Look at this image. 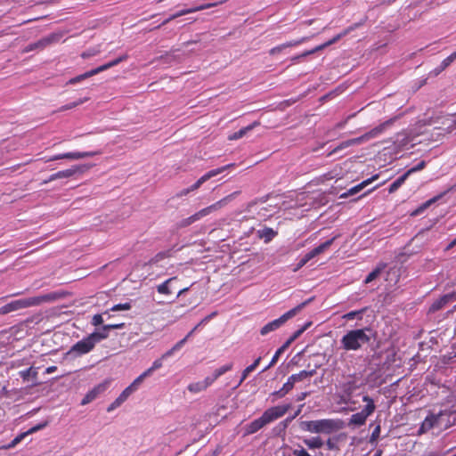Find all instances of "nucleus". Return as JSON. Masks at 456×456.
Wrapping results in <instances>:
<instances>
[{
  "mask_svg": "<svg viewBox=\"0 0 456 456\" xmlns=\"http://www.w3.org/2000/svg\"><path fill=\"white\" fill-rule=\"evenodd\" d=\"M66 293L61 291L50 292L45 295L28 297V298H21L18 300L12 301L9 304L0 307V315L6 314L11 312H14L22 308H26L32 305H38L45 302H53L58 299L65 297Z\"/></svg>",
  "mask_w": 456,
  "mask_h": 456,
  "instance_id": "1",
  "label": "nucleus"
},
{
  "mask_svg": "<svg viewBox=\"0 0 456 456\" xmlns=\"http://www.w3.org/2000/svg\"><path fill=\"white\" fill-rule=\"evenodd\" d=\"M289 409L290 404L277 405L267 409L260 418L246 426V434L251 435L257 432L265 425L282 417Z\"/></svg>",
  "mask_w": 456,
  "mask_h": 456,
  "instance_id": "2",
  "label": "nucleus"
},
{
  "mask_svg": "<svg viewBox=\"0 0 456 456\" xmlns=\"http://www.w3.org/2000/svg\"><path fill=\"white\" fill-rule=\"evenodd\" d=\"M299 428L303 431L330 435L342 428V421L331 419L303 420L300 421Z\"/></svg>",
  "mask_w": 456,
  "mask_h": 456,
  "instance_id": "3",
  "label": "nucleus"
},
{
  "mask_svg": "<svg viewBox=\"0 0 456 456\" xmlns=\"http://www.w3.org/2000/svg\"><path fill=\"white\" fill-rule=\"evenodd\" d=\"M372 331L370 329H356L349 330L341 338L342 347L346 351L359 350L364 344L370 341Z\"/></svg>",
  "mask_w": 456,
  "mask_h": 456,
  "instance_id": "4",
  "label": "nucleus"
},
{
  "mask_svg": "<svg viewBox=\"0 0 456 456\" xmlns=\"http://www.w3.org/2000/svg\"><path fill=\"white\" fill-rule=\"evenodd\" d=\"M240 193V191H236L227 195L226 197L223 198L222 200L216 202L215 204L200 210L199 212L195 213L194 215H192L187 218L181 220L180 222H178L175 224L176 228L182 229V228H184V227H187V226L192 224L194 222L200 220L201 217L210 214L213 210H216L217 208H220L225 206L229 202L233 200Z\"/></svg>",
  "mask_w": 456,
  "mask_h": 456,
  "instance_id": "5",
  "label": "nucleus"
},
{
  "mask_svg": "<svg viewBox=\"0 0 456 456\" xmlns=\"http://www.w3.org/2000/svg\"><path fill=\"white\" fill-rule=\"evenodd\" d=\"M313 300H314V297H310L307 300L297 305L294 308L290 309L284 314H282L280 318L268 322L264 327H262V329L260 330V334L262 336H265L268 333L278 330L280 327H281L283 324H285L289 320L295 317L298 313H300Z\"/></svg>",
  "mask_w": 456,
  "mask_h": 456,
  "instance_id": "6",
  "label": "nucleus"
},
{
  "mask_svg": "<svg viewBox=\"0 0 456 456\" xmlns=\"http://www.w3.org/2000/svg\"><path fill=\"white\" fill-rule=\"evenodd\" d=\"M388 123H389L388 121L385 122V123L376 126L375 128L371 129L370 131L365 133L364 134H362L360 137L349 139V140L340 142L337 147H335L331 151H330L328 153V157H330L333 154H335L347 147L361 144L362 142L377 136L378 134H379L380 133L383 132V130L385 129L386 126Z\"/></svg>",
  "mask_w": 456,
  "mask_h": 456,
  "instance_id": "7",
  "label": "nucleus"
},
{
  "mask_svg": "<svg viewBox=\"0 0 456 456\" xmlns=\"http://www.w3.org/2000/svg\"><path fill=\"white\" fill-rule=\"evenodd\" d=\"M362 401L367 403L364 408L357 413H354L351 416L349 419V425L360 427L362 426L367 418L372 414L376 409L373 400L369 395H364L362 397Z\"/></svg>",
  "mask_w": 456,
  "mask_h": 456,
  "instance_id": "8",
  "label": "nucleus"
},
{
  "mask_svg": "<svg viewBox=\"0 0 456 456\" xmlns=\"http://www.w3.org/2000/svg\"><path fill=\"white\" fill-rule=\"evenodd\" d=\"M126 59H127V55L124 54V55H122V56H120V57H118V58H117V59H115V60L106 63V64H103V65H102V66H100V67H98L96 69H91L89 71L85 72L84 74L78 75V76L69 79L68 81V84L74 85V84H77L78 82H81L82 80L89 78V77H93L94 75L99 74L102 71H104V70H106V69H110L111 67H114V66L119 64L121 61H125Z\"/></svg>",
  "mask_w": 456,
  "mask_h": 456,
  "instance_id": "9",
  "label": "nucleus"
},
{
  "mask_svg": "<svg viewBox=\"0 0 456 456\" xmlns=\"http://www.w3.org/2000/svg\"><path fill=\"white\" fill-rule=\"evenodd\" d=\"M94 346L95 343L89 334L87 337L74 344L66 353V355L71 356L72 358L80 357L86 354L90 353L94 348Z\"/></svg>",
  "mask_w": 456,
  "mask_h": 456,
  "instance_id": "10",
  "label": "nucleus"
},
{
  "mask_svg": "<svg viewBox=\"0 0 456 456\" xmlns=\"http://www.w3.org/2000/svg\"><path fill=\"white\" fill-rule=\"evenodd\" d=\"M234 164H229L226 166H224L222 167L210 170L209 172L206 173L203 176H201L194 184H192L191 187L182 190L180 192L176 194L177 197H183L190 193L191 191H193L197 189H199L202 183H204L206 181L209 180L210 178L223 173L226 169H228L230 167H232Z\"/></svg>",
  "mask_w": 456,
  "mask_h": 456,
  "instance_id": "11",
  "label": "nucleus"
},
{
  "mask_svg": "<svg viewBox=\"0 0 456 456\" xmlns=\"http://www.w3.org/2000/svg\"><path fill=\"white\" fill-rule=\"evenodd\" d=\"M358 26H359V24L356 23V24H354L353 26L348 27L347 28L343 30L341 33H339L337 36H335L332 39L327 41L326 43H324L322 45H320L316 46L315 48H314V49H312L310 51H306V52L303 53L302 54L294 57L293 60L294 61H297V60H299L302 57H305V56L313 54V53H316L318 51L323 50L324 48H326V47H328V46L337 43L343 37H345L347 34H349L352 30H354Z\"/></svg>",
  "mask_w": 456,
  "mask_h": 456,
  "instance_id": "12",
  "label": "nucleus"
},
{
  "mask_svg": "<svg viewBox=\"0 0 456 456\" xmlns=\"http://www.w3.org/2000/svg\"><path fill=\"white\" fill-rule=\"evenodd\" d=\"M90 167L86 165H80V166H73L72 167L59 171L55 174H53L50 175V177L45 181L42 182V184H46L52 181L57 180V179H62V178H69L77 174H82L86 170H87Z\"/></svg>",
  "mask_w": 456,
  "mask_h": 456,
  "instance_id": "13",
  "label": "nucleus"
},
{
  "mask_svg": "<svg viewBox=\"0 0 456 456\" xmlns=\"http://www.w3.org/2000/svg\"><path fill=\"white\" fill-rule=\"evenodd\" d=\"M443 416L442 412L427 416L418 430V435L425 434L434 427H440Z\"/></svg>",
  "mask_w": 456,
  "mask_h": 456,
  "instance_id": "14",
  "label": "nucleus"
},
{
  "mask_svg": "<svg viewBox=\"0 0 456 456\" xmlns=\"http://www.w3.org/2000/svg\"><path fill=\"white\" fill-rule=\"evenodd\" d=\"M216 314V313H212L210 314L209 315L206 316L204 319H202L187 335L185 338H183V339H181L180 341H178L171 349H169L168 351H167L165 354H164V357H167V356H171L174 352L179 350L182 348V346L185 344V342L187 341L188 338L191 337L198 329L200 326H201L203 323H206L208 322L209 320L212 319L213 316H215Z\"/></svg>",
  "mask_w": 456,
  "mask_h": 456,
  "instance_id": "15",
  "label": "nucleus"
},
{
  "mask_svg": "<svg viewBox=\"0 0 456 456\" xmlns=\"http://www.w3.org/2000/svg\"><path fill=\"white\" fill-rule=\"evenodd\" d=\"M99 154H101V151L68 152V153L58 154V155L53 156V157L49 158L48 159H46L45 162L58 160V159H84V158H87V157H93V156L99 155Z\"/></svg>",
  "mask_w": 456,
  "mask_h": 456,
  "instance_id": "16",
  "label": "nucleus"
},
{
  "mask_svg": "<svg viewBox=\"0 0 456 456\" xmlns=\"http://www.w3.org/2000/svg\"><path fill=\"white\" fill-rule=\"evenodd\" d=\"M456 299V293H448L436 299L429 306L428 313H436L443 309L448 303Z\"/></svg>",
  "mask_w": 456,
  "mask_h": 456,
  "instance_id": "17",
  "label": "nucleus"
},
{
  "mask_svg": "<svg viewBox=\"0 0 456 456\" xmlns=\"http://www.w3.org/2000/svg\"><path fill=\"white\" fill-rule=\"evenodd\" d=\"M216 4H207L200 5L198 7L182 10V11H180V12L173 14V15H171L169 18L165 20L161 24H159L157 27H155V28H159L161 26L167 24L169 21H171V20H175V19H176V18H178L180 16L185 15L187 13L194 12H197V11L205 10V9L216 6Z\"/></svg>",
  "mask_w": 456,
  "mask_h": 456,
  "instance_id": "18",
  "label": "nucleus"
},
{
  "mask_svg": "<svg viewBox=\"0 0 456 456\" xmlns=\"http://www.w3.org/2000/svg\"><path fill=\"white\" fill-rule=\"evenodd\" d=\"M378 177H379L378 175H373L371 178H369V179L362 182L361 183H359V184L352 187L351 189H349L347 191L342 193L339 196V198L340 199H346L349 196H353V195H355V194L359 193L362 189H364L367 185H369L372 181L376 180Z\"/></svg>",
  "mask_w": 456,
  "mask_h": 456,
  "instance_id": "19",
  "label": "nucleus"
},
{
  "mask_svg": "<svg viewBox=\"0 0 456 456\" xmlns=\"http://www.w3.org/2000/svg\"><path fill=\"white\" fill-rule=\"evenodd\" d=\"M452 190V187L448 189L447 191L433 197L432 199L427 200L426 202L422 203L418 208H416L412 213H411V216H416L419 214H421L425 209H427L428 208H429L433 203L436 202L437 200H439L440 199H442L446 193L447 191Z\"/></svg>",
  "mask_w": 456,
  "mask_h": 456,
  "instance_id": "20",
  "label": "nucleus"
},
{
  "mask_svg": "<svg viewBox=\"0 0 456 456\" xmlns=\"http://www.w3.org/2000/svg\"><path fill=\"white\" fill-rule=\"evenodd\" d=\"M337 239V236L331 238L330 240H326L325 242L322 243L318 247L314 248L311 251H309L307 254L313 259L316 256L323 253L325 250H327L334 242V240Z\"/></svg>",
  "mask_w": 456,
  "mask_h": 456,
  "instance_id": "21",
  "label": "nucleus"
},
{
  "mask_svg": "<svg viewBox=\"0 0 456 456\" xmlns=\"http://www.w3.org/2000/svg\"><path fill=\"white\" fill-rule=\"evenodd\" d=\"M337 239V236L331 238L330 240H326L325 242L322 243L318 247L314 248L311 251H309L307 254L313 259L316 256L323 253L325 250H327L334 242V240Z\"/></svg>",
  "mask_w": 456,
  "mask_h": 456,
  "instance_id": "22",
  "label": "nucleus"
},
{
  "mask_svg": "<svg viewBox=\"0 0 456 456\" xmlns=\"http://www.w3.org/2000/svg\"><path fill=\"white\" fill-rule=\"evenodd\" d=\"M307 39H308V37H302V38H300L298 40L289 41L288 43L280 45L278 46H275V47L272 48L269 51V53L271 55H275V54L281 53L283 49L288 48V47H291V46H295V45H300L301 43L305 42Z\"/></svg>",
  "mask_w": 456,
  "mask_h": 456,
  "instance_id": "23",
  "label": "nucleus"
},
{
  "mask_svg": "<svg viewBox=\"0 0 456 456\" xmlns=\"http://www.w3.org/2000/svg\"><path fill=\"white\" fill-rule=\"evenodd\" d=\"M316 368L310 370H301L299 373L293 374L289 377V379L294 383L300 382L307 378H311L316 374Z\"/></svg>",
  "mask_w": 456,
  "mask_h": 456,
  "instance_id": "24",
  "label": "nucleus"
},
{
  "mask_svg": "<svg viewBox=\"0 0 456 456\" xmlns=\"http://www.w3.org/2000/svg\"><path fill=\"white\" fill-rule=\"evenodd\" d=\"M260 123L258 121H255L252 124L248 125L246 127L240 129L238 132L233 133L229 135V140H238L242 138L248 132L251 131L256 126H259Z\"/></svg>",
  "mask_w": 456,
  "mask_h": 456,
  "instance_id": "25",
  "label": "nucleus"
},
{
  "mask_svg": "<svg viewBox=\"0 0 456 456\" xmlns=\"http://www.w3.org/2000/svg\"><path fill=\"white\" fill-rule=\"evenodd\" d=\"M257 234L260 239H264L265 242H269L277 235V232L272 228L265 227L262 230H258Z\"/></svg>",
  "mask_w": 456,
  "mask_h": 456,
  "instance_id": "26",
  "label": "nucleus"
},
{
  "mask_svg": "<svg viewBox=\"0 0 456 456\" xmlns=\"http://www.w3.org/2000/svg\"><path fill=\"white\" fill-rule=\"evenodd\" d=\"M110 330H105V325H102L101 330L94 331L90 334L92 339L96 344L100 343L102 340L107 338L109 337V332Z\"/></svg>",
  "mask_w": 456,
  "mask_h": 456,
  "instance_id": "27",
  "label": "nucleus"
},
{
  "mask_svg": "<svg viewBox=\"0 0 456 456\" xmlns=\"http://www.w3.org/2000/svg\"><path fill=\"white\" fill-rule=\"evenodd\" d=\"M295 383L288 379L287 382L283 385V387L273 393V395L277 396L278 398H281L285 396L290 390L293 389Z\"/></svg>",
  "mask_w": 456,
  "mask_h": 456,
  "instance_id": "28",
  "label": "nucleus"
},
{
  "mask_svg": "<svg viewBox=\"0 0 456 456\" xmlns=\"http://www.w3.org/2000/svg\"><path fill=\"white\" fill-rule=\"evenodd\" d=\"M261 361V357H258L256 358L254 362L248 366L243 371H242V375H241V378H240V380L239 381L238 385L236 386V387H238L239 386H240V384L247 379L248 375L252 372L253 370H256V368L258 366L259 362Z\"/></svg>",
  "mask_w": 456,
  "mask_h": 456,
  "instance_id": "29",
  "label": "nucleus"
},
{
  "mask_svg": "<svg viewBox=\"0 0 456 456\" xmlns=\"http://www.w3.org/2000/svg\"><path fill=\"white\" fill-rule=\"evenodd\" d=\"M110 380H104L103 382L100 383L96 387H94L92 390H90L91 394L94 395L95 399L99 396V395L102 394L104 391L108 389L110 387Z\"/></svg>",
  "mask_w": 456,
  "mask_h": 456,
  "instance_id": "30",
  "label": "nucleus"
},
{
  "mask_svg": "<svg viewBox=\"0 0 456 456\" xmlns=\"http://www.w3.org/2000/svg\"><path fill=\"white\" fill-rule=\"evenodd\" d=\"M456 116V114L454 115ZM442 124L444 126H445L444 128H441V127H436L435 129L436 130H444V131H446L447 134L451 133L454 128H456V118H446L443 122Z\"/></svg>",
  "mask_w": 456,
  "mask_h": 456,
  "instance_id": "31",
  "label": "nucleus"
},
{
  "mask_svg": "<svg viewBox=\"0 0 456 456\" xmlns=\"http://www.w3.org/2000/svg\"><path fill=\"white\" fill-rule=\"evenodd\" d=\"M304 444L310 449H319L323 445V442L321 437H313L311 439H305Z\"/></svg>",
  "mask_w": 456,
  "mask_h": 456,
  "instance_id": "32",
  "label": "nucleus"
},
{
  "mask_svg": "<svg viewBox=\"0 0 456 456\" xmlns=\"http://www.w3.org/2000/svg\"><path fill=\"white\" fill-rule=\"evenodd\" d=\"M20 376L23 379L24 381H28L29 379L36 380L37 377V371L33 367H29L27 370L20 371Z\"/></svg>",
  "mask_w": 456,
  "mask_h": 456,
  "instance_id": "33",
  "label": "nucleus"
},
{
  "mask_svg": "<svg viewBox=\"0 0 456 456\" xmlns=\"http://www.w3.org/2000/svg\"><path fill=\"white\" fill-rule=\"evenodd\" d=\"M60 39V36L57 34H51L38 40V44L41 45V49H44L47 45Z\"/></svg>",
  "mask_w": 456,
  "mask_h": 456,
  "instance_id": "34",
  "label": "nucleus"
},
{
  "mask_svg": "<svg viewBox=\"0 0 456 456\" xmlns=\"http://www.w3.org/2000/svg\"><path fill=\"white\" fill-rule=\"evenodd\" d=\"M176 280V277H172V278H169L167 279L166 281H164L163 283L159 284L158 287H157V290L159 293L160 294H165V295H169L171 294V290L169 289V284L173 281Z\"/></svg>",
  "mask_w": 456,
  "mask_h": 456,
  "instance_id": "35",
  "label": "nucleus"
},
{
  "mask_svg": "<svg viewBox=\"0 0 456 456\" xmlns=\"http://www.w3.org/2000/svg\"><path fill=\"white\" fill-rule=\"evenodd\" d=\"M295 419V416H290L285 419L283 421L280 422L277 427L273 429L276 435H281L282 432L286 430L289 424Z\"/></svg>",
  "mask_w": 456,
  "mask_h": 456,
  "instance_id": "36",
  "label": "nucleus"
},
{
  "mask_svg": "<svg viewBox=\"0 0 456 456\" xmlns=\"http://www.w3.org/2000/svg\"><path fill=\"white\" fill-rule=\"evenodd\" d=\"M171 251H172V248L168 249V250H166V251H160L159 252L158 254H156L151 260H150V264L153 265V264H157L160 261H162L163 259L165 258H167V257H170L171 256Z\"/></svg>",
  "mask_w": 456,
  "mask_h": 456,
  "instance_id": "37",
  "label": "nucleus"
},
{
  "mask_svg": "<svg viewBox=\"0 0 456 456\" xmlns=\"http://www.w3.org/2000/svg\"><path fill=\"white\" fill-rule=\"evenodd\" d=\"M147 377H150V371H143L139 377H137L133 382L131 385H129L130 387H132V389L134 391L137 390V388L139 387V386L142 383V381L144 380V379H146Z\"/></svg>",
  "mask_w": 456,
  "mask_h": 456,
  "instance_id": "38",
  "label": "nucleus"
},
{
  "mask_svg": "<svg viewBox=\"0 0 456 456\" xmlns=\"http://www.w3.org/2000/svg\"><path fill=\"white\" fill-rule=\"evenodd\" d=\"M366 310H367V307H364V308L357 310V311L349 312V313L346 314L343 316V318H345L346 320H353L354 318H358L361 320L362 318V314L366 312Z\"/></svg>",
  "mask_w": 456,
  "mask_h": 456,
  "instance_id": "39",
  "label": "nucleus"
},
{
  "mask_svg": "<svg viewBox=\"0 0 456 456\" xmlns=\"http://www.w3.org/2000/svg\"><path fill=\"white\" fill-rule=\"evenodd\" d=\"M384 267H385V265L375 268L372 272H370L368 274V276L365 278L364 282L370 283V282L373 281L375 279H377L379 276V274L381 273V271L383 270Z\"/></svg>",
  "mask_w": 456,
  "mask_h": 456,
  "instance_id": "40",
  "label": "nucleus"
},
{
  "mask_svg": "<svg viewBox=\"0 0 456 456\" xmlns=\"http://www.w3.org/2000/svg\"><path fill=\"white\" fill-rule=\"evenodd\" d=\"M286 349H287V348H286L285 346H281V347L276 351V353L274 354V355L273 356L272 361L270 362L269 365H268V366H266V367L263 370V371H265V370H267L269 368H271L272 366H273V365L277 362V361H278V359H279L280 355H281V354H283V353H284V351H285Z\"/></svg>",
  "mask_w": 456,
  "mask_h": 456,
  "instance_id": "41",
  "label": "nucleus"
},
{
  "mask_svg": "<svg viewBox=\"0 0 456 456\" xmlns=\"http://www.w3.org/2000/svg\"><path fill=\"white\" fill-rule=\"evenodd\" d=\"M86 101H87V98H84V99H79L77 102H71L69 104L63 105L62 107H61L60 111H64V110H71V109L76 108L77 106L84 103Z\"/></svg>",
  "mask_w": 456,
  "mask_h": 456,
  "instance_id": "42",
  "label": "nucleus"
},
{
  "mask_svg": "<svg viewBox=\"0 0 456 456\" xmlns=\"http://www.w3.org/2000/svg\"><path fill=\"white\" fill-rule=\"evenodd\" d=\"M205 387L204 385L201 383V381L200 382H196V383H192V384H190L188 386V390L192 392V393H199L202 390H205Z\"/></svg>",
  "mask_w": 456,
  "mask_h": 456,
  "instance_id": "43",
  "label": "nucleus"
},
{
  "mask_svg": "<svg viewBox=\"0 0 456 456\" xmlns=\"http://www.w3.org/2000/svg\"><path fill=\"white\" fill-rule=\"evenodd\" d=\"M357 387L354 380L347 381L344 384V391L348 395H351Z\"/></svg>",
  "mask_w": 456,
  "mask_h": 456,
  "instance_id": "44",
  "label": "nucleus"
},
{
  "mask_svg": "<svg viewBox=\"0 0 456 456\" xmlns=\"http://www.w3.org/2000/svg\"><path fill=\"white\" fill-rule=\"evenodd\" d=\"M312 325V322H306L302 328L296 330L292 335V339H297Z\"/></svg>",
  "mask_w": 456,
  "mask_h": 456,
  "instance_id": "45",
  "label": "nucleus"
},
{
  "mask_svg": "<svg viewBox=\"0 0 456 456\" xmlns=\"http://www.w3.org/2000/svg\"><path fill=\"white\" fill-rule=\"evenodd\" d=\"M131 307H132L131 304L127 302V303L118 304V305H113L110 308V311H113V312L126 311V310H130Z\"/></svg>",
  "mask_w": 456,
  "mask_h": 456,
  "instance_id": "46",
  "label": "nucleus"
},
{
  "mask_svg": "<svg viewBox=\"0 0 456 456\" xmlns=\"http://www.w3.org/2000/svg\"><path fill=\"white\" fill-rule=\"evenodd\" d=\"M379 435H380V426L378 425L375 427L374 430L372 431V434L370 437V443L371 444H377V440L378 438L379 437Z\"/></svg>",
  "mask_w": 456,
  "mask_h": 456,
  "instance_id": "47",
  "label": "nucleus"
},
{
  "mask_svg": "<svg viewBox=\"0 0 456 456\" xmlns=\"http://www.w3.org/2000/svg\"><path fill=\"white\" fill-rule=\"evenodd\" d=\"M168 356L167 357H164V354L162 355V357L160 359H157L152 366L149 369H147L145 371H150V376L153 373L154 370L159 369L161 366H162V359H165V358H167Z\"/></svg>",
  "mask_w": 456,
  "mask_h": 456,
  "instance_id": "48",
  "label": "nucleus"
},
{
  "mask_svg": "<svg viewBox=\"0 0 456 456\" xmlns=\"http://www.w3.org/2000/svg\"><path fill=\"white\" fill-rule=\"evenodd\" d=\"M456 60V51L454 53H452L450 56H448L447 58H445L442 62H441V66H442V69H446L448 66L451 65V63Z\"/></svg>",
  "mask_w": 456,
  "mask_h": 456,
  "instance_id": "49",
  "label": "nucleus"
},
{
  "mask_svg": "<svg viewBox=\"0 0 456 456\" xmlns=\"http://www.w3.org/2000/svg\"><path fill=\"white\" fill-rule=\"evenodd\" d=\"M268 198H269V195H265V196H264V197H262V198H259V199H257V200H252V201L248 202V205H247V210H248V211H250V210H251V208H253V207H254L257 202H261V203H265V202H266V201H267V200H268Z\"/></svg>",
  "mask_w": 456,
  "mask_h": 456,
  "instance_id": "50",
  "label": "nucleus"
},
{
  "mask_svg": "<svg viewBox=\"0 0 456 456\" xmlns=\"http://www.w3.org/2000/svg\"><path fill=\"white\" fill-rule=\"evenodd\" d=\"M311 260V257L306 253L297 263V266L294 268V272H297L299 269H301L308 261Z\"/></svg>",
  "mask_w": 456,
  "mask_h": 456,
  "instance_id": "51",
  "label": "nucleus"
},
{
  "mask_svg": "<svg viewBox=\"0 0 456 456\" xmlns=\"http://www.w3.org/2000/svg\"><path fill=\"white\" fill-rule=\"evenodd\" d=\"M27 436L28 433L26 432L20 434L8 444L7 448H13Z\"/></svg>",
  "mask_w": 456,
  "mask_h": 456,
  "instance_id": "52",
  "label": "nucleus"
},
{
  "mask_svg": "<svg viewBox=\"0 0 456 456\" xmlns=\"http://www.w3.org/2000/svg\"><path fill=\"white\" fill-rule=\"evenodd\" d=\"M47 426V422H43V423H39L34 427H32L31 428H29L26 433H28V435L29 434H33L35 432H37L41 429H43L44 428H45Z\"/></svg>",
  "mask_w": 456,
  "mask_h": 456,
  "instance_id": "53",
  "label": "nucleus"
},
{
  "mask_svg": "<svg viewBox=\"0 0 456 456\" xmlns=\"http://www.w3.org/2000/svg\"><path fill=\"white\" fill-rule=\"evenodd\" d=\"M425 167H426V162L424 160H422L418 165H416L415 167L410 168L407 172H408L409 175H411V174H412L414 172L422 170Z\"/></svg>",
  "mask_w": 456,
  "mask_h": 456,
  "instance_id": "54",
  "label": "nucleus"
},
{
  "mask_svg": "<svg viewBox=\"0 0 456 456\" xmlns=\"http://www.w3.org/2000/svg\"><path fill=\"white\" fill-rule=\"evenodd\" d=\"M103 323V318L102 314H94L92 319V324L94 326H99Z\"/></svg>",
  "mask_w": 456,
  "mask_h": 456,
  "instance_id": "55",
  "label": "nucleus"
},
{
  "mask_svg": "<svg viewBox=\"0 0 456 456\" xmlns=\"http://www.w3.org/2000/svg\"><path fill=\"white\" fill-rule=\"evenodd\" d=\"M232 366L233 364L232 362L228 363V364H225L218 369L217 371L220 373V375H224V373H226L227 371L231 370L232 369Z\"/></svg>",
  "mask_w": 456,
  "mask_h": 456,
  "instance_id": "56",
  "label": "nucleus"
},
{
  "mask_svg": "<svg viewBox=\"0 0 456 456\" xmlns=\"http://www.w3.org/2000/svg\"><path fill=\"white\" fill-rule=\"evenodd\" d=\"M95 399V397L94 396V395L91 394V392L89 391L86 395L85 397L82 399L81 401V404L82 405H86L89 403H91L92 401H94Z\"/></svg>",
  "mask_w": 456,
  "mask_h": 456,
  "instance_id": "57",
  "label": "nucleus"
},
{
  "mask_svg": "<svg viewBox=\"0 0 456 456\" xmlns=\"http://www.w3.org/2000/svg\"><path fill=\"white\" fill-rule=\"evenodd\" d=\"M95 399V397L94 396V395L91 394V392L89 391L86 395L85 397L82 399L81 401V404L82 405H86L89 403H91L92 401H94Z\"/></svg>",
  "mask_w": 456,
  "mask_h": 456,
  "instance_id": "58",
  "label": "nucleus"
},
{
  "mask_svg": "<svg viewBox=\"0 0 456 456\" xmlns=\"http://www.w3.org/2000/svg\"><path fill=\"white\" fill-rule=\"evenodd\" d=\"M409 175H410L406 171L403 175H402L396 180H395V182L399 185V187H401L404 183L406 179L409 177Z\"/></svg>",
  "mask_w": 456,
  "mask_h": 456,
  "instance_id": "59",
  "label": "nucleus"
},
{
  "mask_svg": "<svg viewBox=\"0 0 456 456\" xmlns=\"http://www.w3.org/2000/svg\"><path fill=\"white\" fill-rule=\"evenodd\" d=\"M36 49H41V45L38 44V41L37 42H35V43H32V44H29L26 48H25V52H30V51H33V50H36Z\"/></svg>",
  "mask_w": 456,
  "mask_h": 456,
  "instance_id": "60",
  "label": "nucleus"
},
{
  "mask_svg": "<svg viewBox=\"0 0 456 456\" xmlns=\"http://www.w3.org/2000/svg\"><path fill=\"white\" fill-rule=\"evenodd\" d=\"M125 327V323H114V324H106L105 330H117V329H122Z\"/></svg>",
  "mask_w": 456,
  "mask_h": 456,
  "instance_id": "61",
  "label": "nucleus"
},
{
  "mask_svg": "<svg viewBox=\"0 0 456 456\" xmlns=\"http://www.w3.org/2000/svg\"><path fill=\"white\" fill-rule=\"evenodd\" d=\"M293 454L295 456H311L304 448L294 450Z\"/></svg>",
  "mask_w": 456,
  "mask_h": 456,
  "instance_id": "62",
  "label": "nucleus"
},
{
  "mask_svg": "<svg viewBox=\"0 0 456 456\" xmlns=\"http://www.w3.org/2000/svg\"><path fill=\"white\" fill-rule=\"evenodd\" d=\"M121 403L116 399L113 403H111L107 408V411L110 412L114 411L116 408L119 407Z\"/></svg>",
  "mask_w": 456,
  "mask_h": 456,
  "instance_id": "63",
  "label": "nucleus"
},
{
  "mask_svg": "<svg viewBox=\"0 0 456 456\" xmlns=\"http://www.w3.org/2000/svg\"><path fill=\"white\" fill-rule=\"evenodd\" d=\"M326 445H327L329 450H336V449H338V446H337L336 443L331 438H329L327 440Z\"/></svg>",
  "mask_w": 456,
  "mask_h": 456,
  "instance_id": "64",
  "label": "nucleus"
}]
</instances>
